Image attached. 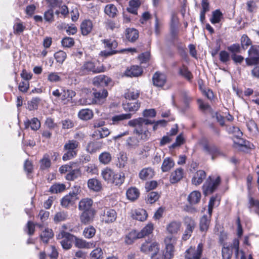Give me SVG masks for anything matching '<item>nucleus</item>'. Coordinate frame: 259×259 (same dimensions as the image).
<instances>
[{
	"label": "nucleus",
	"mask_w": 259,
	"mask_h": 259,
	"mask_svg": "<svg viewBox=\"0 0 259 259\" xmlns=\"http://www.w3.org/2000/svg\"><path fill=\"white\" fill-rule=\"evenodd\" d=\"M81 175L80 170L78 168L72 169L69 171L65 176V178L67 180L69 181H74V180L78 178Z\"/></svg>",
	"instance_id": "53"
},
{
	"label": "nucleus",
	"mask_w": 259,
	"mask_h": 259,
	"mask_svg": "<svg viewBox=\"0 0 259 259\" xmlns=\"http://www.w3.org/2000/svg\"><path fill=\"white\" fill-rule=\"evenodd\" d=\"M122 106L124 111L134 113L140 108L141 103L139 101H123Z\"/></svg>",
	"instance_id": "22"
},
{
	"label": "nucleus",
	"mask_w": 259,
	"mask_h": 259,
	"mask_svg": "<svg viewBox=\"0 0 259 259\" xmlns=\"http://www.w3.org/2000/svg\"><path fill=\"white\" fill-rule=\"evenodd\" d=\"M93 28V22L90 19H85L80 23V32L83 36H87L89 34L92 32Z\"/></svg>",
	"instance_id": "27"
},
{
	"label": "nucleus",
	"mask_w": 259,
	"mask_h": 259,
	"mask_svg": "<svg viewBox=\"0 0 259 259\" xmlns=\"http://www.w3.org/2000/svg\"><path fill=\"white\" fill-rule=\"evenodd\" d=\"M93 200L91 198H85L80 200L78 203V209L80 211L96 210L93 208Z\"/></svg>",
	"instance_id": "29"
},
{
	"label": "nucleus",
	"mask_w": 259,
	"mask_h": 259,
	"mask_svg": "<svg viewBox=\"0 0 259 259\" xmlns=\"http://www.w3.org/2000/svg\"><path fill=\"white\" fill-rule=\"evenodd\" d=\"M94 116V113L91 109H82L78 113V117L82 120H89L91 119Z\"/></svg>",
	"instance_id": "45"
},
{
	"label": "nucleus",
	"mask_w": 259,
	"mask_h": 259,
	"mask_svg": "<svg viewBox=\"0 0 259 259\" xmlns=\"http://www.w3.org/2000/svg\"><path fill=\"white\" fill-rule=\"evenodd\" d=\"M160 197V194L155 191H151L147 194V201L150 203L153 204L157 201Z\"/></svg>",
	"instance_id": "61"
},
{
	"label": "nucleus",
	"mask_w": 259,
	"mask_h": 259,
	"mask_svg": "<svg viewBox=\"0 0 259 259\" xmlns=\"http://www.w3.org/2000/svg\"><path fill=\"white\" fill-rule=\"evenodd\" d=\"M166 80V75L160 71L155 72L152 76L153 84L156 87H163L165 85Z\"/></svg>",
	"instance_id": "20"
},
{
	"label": "nucleus",
	"mask_w": 259,
	"mask_h": 259,
	"mask_svg": "<svg viewBox=\"0 0 259 259\" xmlns=\"http://www.w3.org/2000/svg\"><path fill=\"white\" fill-rule=\"evenodd\" d=\"M224 16L222 12L220 9H217L212 12V16L210 19V21L213 24L219 23Z\"/></svg>",
	"instance_id": "50"
},
{
	"label": "nucleus",
	"mask_w": 259,
	"mask_h": 259,
	"mask_svg": "<svg viewBox=\"0 0 259 259\" xmlns=\"http://www.w3.org/2000/svg\"><path fill=\"white\" fill-rule=\"evenodd\" d=\"M248 53L249 57L245 59L246 65L250 66L259 64V46H251Z\"/></svg>",
	"instance_id": "14"
},
{
	"label": "nucleus",
	"mask_w": 259,
	"mask_h": 259,
	"mask_svg": "<svg viewBox=\"0 0 259 259\" xmlns=\"http://www.w3.org/2000/svg\"><path fill=\"white\" fill-rule=\"evenodd\" d=\"M101 176L108 184L117 186H120L125 181V175L123 172H117L108 167L102 170Z\"/></svg>",
	"instance_id": "2"
},
{
	"label": "nucleus",
	"mask_w": 259,
	"mask_h": 259,
	"mask_svg": "<svg viewBox=\"0 0 259 259\" xmlns=\"http://www.w3.org/2000/svg\"><path fill=\"white\" fill-rule=\"evenodd\" d=\"M154 121L143 117H138L130 120L128 125L134 127L133 134L140 141H146L151 136L148 125H152Z\"/></svg>",
	"instance_id": "1"
},
{
	"label": "nucleus",
	"mask_w": 259,
	"mask_h": 259,
	"mask_svg": "<svg viewBox=\"0 0 259 259\" xmlns=\"http://www.w3.org/2000/svg\"><path fill=\"white\" fill-rule=\"evenodd\" d=\"M241 47L238 43L233 44L227 47V50L231 54H237L241 53Z\"/></svg>",
	"instance_id": "64"
},
{
	"label": "nucleus",
	"mask_w": 259,
	"mask_h": 259,
	"mask_svg": "<svg viewBox=\"0 0 259 259\" xmlns=\"http://www.w3.org/2000/svg\"><path fill=\"white\" fill-rule=\"evenodd\" d=\"M204 245L200 242L197 247L191 246L184 252V259H202Z\"/></svg>",
	"instance_id": "12"
},
{
	"label": "nucleus",
	"mask_w": 259,
	"mask_h": 259,
	"mask_svg": "<svg viewBox=\"0 0 259 259\" xmlns=\"http://www.w3.org/2000/svg\"><path fill=\"white\" fill-rule=\"evenodd\" d=\"M222 179L220 176L216 178L209 176L202 186L203 192L204 195L212 194L215 192L221 184Z\"/></svg>",
	"instance_id": "6"
},
{
	"label": "nucleus",
	"mask_w": 259,
	"mask_h": 259,
	"mask_svg": "<svg viewBox=\"0 0 259 259\" xmlns=\"http://www.w3.org/2000/svg\"><path fill=\"white\" fill-rule=\"evenodd\" d=\"M206 172L201 169L197 170L192 179V183L195 186L200 185L206 178Z\"/></svg>",
	"instance_id": "30"
},
{
	"label": "nucleus",
	"mask_w": 259,
	"mask_h": 259,
	"mask_svg": "<svg viewBox=\"0 0 259 259\" xmlns=\"http://www.w3.org/2000/svg\"><path fill=\"white\" fill-rule=\"evenodd\" d=\"M102 41L104 44V48L109 49V50H115L118 46V42L115 40L104 39Z\"/></svg>",
	"instance_id": "57"
},
{
	"label": "nucleus",
	"mask_w": 259,
	"mask_h": 259,
	"mask_svg": "<svg viewBox=\"0 0 259 259\" xmlns=\"http://www.w3.org/2000/svg\"><path fill=\"white\" fill-rule=\"evenodd\" d=\"M25 128L28 129L30 127L31 129L33 131L38 130L40 127V122L37 118L34 117L31 120L27 119L24 121Z\"/></svg>",
	"instance_id": "38"
},
{
	"label": "nucleus",
	"mask_w": 259,
	"mask_h": 259,
	"mask_svg": "<svg viewBox=\"0 0 259 259\" xmlns=\"http://www.w3.org/2000/svg\"><path fill=\"white\" fill-rule=\"evenodd\" d=\"M66 189V186L64 184L55 183L51 186L49 192L52 193H59L64 192Z\"/></svg>",
	"instance_id": "51"
},
{
	"label": "nucleus",
	"mask_w": 259,
	"mask_h": 259,
	"mask_svg": "<svg viewBox=\"0 0 259 259\" xmlns=\"http://www.w3.org/2000/svg\"><path fill=\"white\" fill-rule=\"evenodd\" d=\"M203 150L211 155V159L214 160L217 157L223 155V152L215 145H210L207 141L203 144Z\"/></svg>",
	"instance_id": "18"
},
{
	"label": "nucleus",
	"mask_w": 259,
	"mask_h": 259,
	"mask_svg": "<svg viewBox=\"0 0 259 259\" xmlns=\"http://www.w3.org/2000/svg\"><path fill=\"white\" fill-rule=\"evenodd\" d=\"M93 84L97 87H107L112 83V79L105 75L100 74L93 79Z\"/></svg>",
	"instance_id": "17"
},
{
	"label": "nucleus",
	"mask_w": 259,
	"mask_h": 259,
	"mask_svg": "<svg viewBox=\"0 0 259 259\" xmlns=\"http://www.w3.org/2000/svg\"><path fill=\"white\" fill-rule=\"evenodd\" d=\"M62 74L61 72H51L48 75V80L50 82H58L62 81V78L60 76Z\"/></svg>",
	"instance_id": "56"
},
{
	"label": "nucleus",
	"mask_w": 259,
	"mask_h": 259,
	"mask_svg": "<svg viewBox=\"0 0 259 259\" xmlns=\"http://www.w3.org/2000/svg\"><path fill=\"white\" fill-rule=\"evenodd\" d=\"M165 247L162 251L161 255L158 254V259H172L174 258L175 252V246L177 244V238L172 236H167L164 238Z\"/></svg>",
	"instance_id": "3"
},
{
	"label": "nucleus",
	"mask_w": 259,
	"mask_h": 259,
	"mask_svg": "<svg viewBox=\"0 0 259 259\" xmlns=\"http://www.w3.org/2000/svg\"><path fill=\"white\" fill-rule=\"evenodd\" d=\"M241 47L244 50H246L251 45L252 41L246 34H243L241 37Z\"/></svg>",
	"instance_id": "60"
},
{
	"label": "nucleus",
	"mask_w": 259,
	"mask_h": 259,
	"mask_svg": "<svg viewBox=\"0 0 259 259\" xmlns=\"http://www.w3.org/2000/svg\"><path fill=\"white\" fill-rule=\"evenodd\" d=\"M143 68L138 65H132L127 67L124 72L125 76L127 77H138L143 73Z\"/></svg>",
	"instance_id": "23"
},
{
	"label": "nucleus",
	"mask_w": 259,
	"mask_h": 259,
	"mask_svg": "<svg viewBox=\"0 0 259 259\" xmlns=\"http://www.w3.org/2000/svg\"><path fill=\"white\" fill-rule=\"evenodd\" d=\"M139 96L140 93L138 91L136 92L128 91L124 95V101H139L137 99Z\"/></svg>",
	"instance_id": "54"
},
{
	"label": "nucleus",
	"mask_w": 259,
	"mask_h": 259,
	"mask_svg": "<svg viewBox=\"0 0 259 259\" xmlns=\"http://www.w3.org/2000/svg\"><path fill=\"white\" fill-rule=\"evenodd\" d=\"M88 186L90 190L95 192H99L102 189L101 182L95 178L90 179L88 181Z\"/></svg>",
	"instance_id": "39"
},
{
	"label": "nucleus",
	"mask_w": 259,
	"mask_h": 259,
	"mask_svg": "<svg viewBox=\"0 0 259 259\" xmlns=\"http://www.w3.org/2000/svg\"><path fill=\"white\" fill-rule=\"evenodd\" d=\"M78 199V193L72 191L62 198L60 200V205L62 207L68 209L73 206Z\"/></svg>",
	"instance_id": "15"
},
{
	"label": "nucleus",
	"mask_w": 259,
	"mask_h": 259,
	"mask_svg": "<svg viewBox=\"0 0 259 259\" xmlns=\"http://www.w3.org/2000/svg\"><path fill=\"white\" fill-rule=\"evenodd\" d=\"M54 57L57 62L62 64L66 59V53L63 51L60 50L54 54Z\"/></svg>",
	"instance_id": "63"
},
{
	"label": "nucleus",
	"mask_w": 259,
	"mask_h": 259,
	"mask_svg": "<svg viewBox=\"0 0 259 259\" xmlns=\"http://www.w3.org/2000/svg\"><path fill=\"white\" fill-rule=\"evenodd\" d=\"M154 230V225L152 223H149L140 231L138 232V234L140 239L149 236L152 234Z\"/></svg>",
	"instance_id": "43"
},
{
	"label": "nucleus",
	"mask_w": 259,
	"mask_h": 259,
	"mask_svg": "<svg viewBox=\"0 0 259 259\" xmlns=\"http://www.w3.org/2000/svg\"><path fill=\"white\" fill-rule=\"evenodd\" d=\"M74 243V246L79 249H90L93 247V243L87 242L82 238L77 237L75 235Z\"/></svg>",
	"instance_id": "31"
},
{
	"label": "nucleus",
	"mask_w": 259,
	"mask_h": 259,
	"mask_svg": "<svg viewBox=\"0 0 259 259\" xmlns=\"http://www.w3.org/2000/svg\"><path fill=\"white\" fill-rule=\"evenodd\" d=\"M155 172L151 167H146L143 168L139 174V177L142 180L150 179L154 176Z\"/></svg>",
	"instance_id": "37"
},
{
	"label": "nucleus",
	"mask_w": 259,
	"mask_h": 259,
	"mask_svg": "<svg viewBox=\"0 0 259 259\" xmlns=\"http://www.w3.org/2000/svg\"><path fill=\"white\" fill-rule=\"evenodd\" d=\"M39 169L45 170L48 169L51 166V161L50 156L48 154L43 155L42 158L39 160Z\"/></svg>",
	"instance_id": "46"
},
{
	"label": "nucleus",
	"mask_w": 259,
	"mask_h": 259,
	"mask_svg": "<svg viewBox=\"0 0 259 259\" xmlns=\"http://www.w3.org/2000/svg\"><path fill=\"white\" fill-rule=\"evenodd\" d=\"M96 212V210L82 211L79 215V219L81 224L87 225L93 222Z\"/></svg>",
	"instance_id": "21"
},
{
	"label": "nucleus",
	"mask_w": 259,
	"mask_h": 259,
	"mask_svg": "<svg viewBox=\"0 0 259 259\" xmlns=\"http://www.w3.org/2000/svg\"><path fill=\"white\" fill-rule=\"evenodd\" d=\"M227 131L228 134L233 135L234 137L238 139L241 138L243 135L242 132L237 126H232L228 127L227 128Z\"/></svg>",
	"instance_id": "58"
},
{
	"label": "nucleus",
	"mask_w": 259,
	"mask_h": 259,
	"mask_svg": "<svg viewBox=\"0 0 259 259\" xmlns=\"http://www.w3.org/2000/svg\"><path fill=\"white\" fill-rule=\"evenodd\" d=\"M240 242L238 238H234L231 245L222 246V256L223 259H231L233 254V248L235 250L236 256L238 255L239 252Z\"/></svg>",
	"instance_id": "10"
},
{
	"label": "nucleus",
	"mask_w": 259,
	"mask_h": 259,
	"mask_svg": "<svg viewBox=\"0 0 259 259\" xmlns=\"http://www.w3.org/2000/svg\"><path fill=\"white\" fill-rule=\"evenodd\" d=\"M74 238V235L63 230L60 231L57 236V239L61 240L60 244L64 250H69L71 248Z\"/></svg>",
	"instance_id": "11"
},
{
	"label": "nucleus",
	"mask_w": 259,
	"mask_h": 259,
	"mask_svg": "<svg viewBox=\"0 0 259 259\" xmlns=\"http://www.w3.org/2000/svg\"><path fill=\"white\" fill-rule=\"evenodd\" d=\"M148 217L147 211L144 209H138L135 211L133 214V218L136 220L143 222L145 221Z\"/></svg>",
	"instance_id": "49"
},
{
	"label": "nucleus",
	"mask_w": 259,
	"mask_h": 259,
	"mask_svg": "<svg viewBox=\"0 0 259 259\" xmlns=\"http://www.w3.org/2000/svg\"><path fill=\"white\" fill-rule=\"evenodd\" d=\"M104 12L109 18H114L117 16L118 11L114 4H110L105 6Z\"/></svg>",
	"instance_id": "41"
},
{
	"label": "nucleus",
	"mask_w": 259,
	"mask_h": 259,
	"mask_svg": "<svg viewBox=\"0 0 259 259\" xmlns=\"http://www.w3.org/2000/svg\"><path fill=\"white\" fill-rule=\"evenodd\" d=\"M138 239H140L138 231L136 230H132L125 235L124 241L125 244L132 245Z\"/></svg>",
	"instance_id": "33"
},
{
	"label": "nucleus",
	"mask_w": 259,
	"mask_h": 259,
	"mask_svg": "<svg viewBox=\"0 0 259 259\" xmlns=\"http://www.w3.org/2000/svg\"><path fill=\"white\" fill-rule=\"evenodd\" d=\"M75 92L70 90L62 88L60 90L56 89L52 92V95L56 101H61L64 104H67L75 96Z\"/></svg>",
	"instance_id": "9"
},
{
	"label": "nucleus",
	"mask_w": 259,
	"mask_h": 259,
	"mask_svg": "<svg viewBox=\"0 0 259 259\" xmlns=\"http://www.w3.org/2000/svg\"><path fill=\"white\" fill-rule=\"evenodd\" d=\"M141 5V0H130L129 1V7L127 8V11L131 14L137 15L138 9Z\"/></svg>",
	"instance_id": "47"
},
{
	"label": "nucleus",
	"mask_w": 259,
	"mask_h": 259,
	"mask_svg": "<svg viewBox=\"0 0 259 259\" xmlns=\"http://www.w3.org/2000/svg\"><path fill=\"white\" fill-rule=\"evenodd\" d=\"M54 234L52 229L49 228H45L41 233L39 237L40 240L45 244H47L49 243L50 239L54 237Z\"/></svg>",
	"instance_id": "34"
},
{
	"label": "nucleus",
	"mask_w": 259,
	"mask_h": 259,
	"mask_svg": "<svg viewBox=\"0 0 259 259\" xmlns=\"http://www.w3.org/2000/svg\"><path fill=\"white\" fill-rule=\"evenodd\" d=\"M93 98L85 99V104L88 105L91 104H102L108 96L107 90L103 88L100 90L93 89Z\"/></svg>",
	"instance_id": "7"
},
{
	"label": "nucleus",
	"mask_w": 259,
	"mask_h": 259,
	"mask_svg": "<svg viewBox=\"0 0 259 259\" xmlns=\"http://www.w3.org/2000/svg\"><path fill=\"white\" fill-rule=\"evenodd\" d=\"M182 223L178 220H172L170 221L166 226L165 230L168 236L176 237L182 229Z\"/></svg>",
	"instance_id": "16"
},
{
	"label": "nucleus",
	"mask_w": 259,
	"mask_h": 259,
	"mask_svg": "<svg viewBox=\"0 0 259 259\" xmlns=\"http://www.w3.org/2000/svg\"><path fill=\"white\" fill-rule=\"evenodd\" d=\"M79 146L80 144L73 140H68L64 145V150L66 152L63 154L62 159L67 161L76 157Z\"/></svg>",
	"instance_id": "8"
},
{
	"label": "nucleus",
	"mask_w": 259,
	"mask_h": 259,
	"mask_svg": "<svg viewBox=\"0 0 259 259\" xmlns=\"http://www.w3.org/2000/svg\"><path fill=\"white\" fill-rule=\"evenodd\" d=\"M96 233L95 228L93 226L85 227L83 231V235L85 238L91 239L93 238Z\"/></svg>",
	"instance_id": "59"
},
{
	"label": "nucleus",
	"mask_w": 259,
	"mask_h": 259,
	"mask_svg": "<svg viewBox=\"0 0 259 259\" xmlns=\"http://www.w3.org/2000/svg\"><path fill=\"white\" fill-rule=\"evenodd\" d=\"M105 67L103 65L96 66L95 62L92 61H85L82 65L76 69V74L84 76L90 74H97L104 72Z\"/></svg>",
	"instance_id": "4"
},
{
	"label": "nucleus",
	"mask_w": 259,
	"mask_h": 259,
	"mask_svg": "<svg viewBox=\"0 0 259 259\" xmlns=\"http://www.w3.org/2000/svg\"><path fill=\"white\" fill-rule=\"evenodd\" d=\"M140 251L145 254H150V259H158V254L160 251V245L156 241L148 239L141 244Z\"/></svg>",
	"instance_id": "5"
},
{
	"label": "nucleus",
	"mask_w": 259,
	"mask_h": 259,
	"mask_svg": "<svg viewBox=\"0 0 259 259\" xmlns=\"http://www.w3.org/2000/svg\"><path fill=\"white\" fill-rule=\"evenodd\" d=\"M212 215H203L199 220V228L201 233L205 235L208 231L211 220Z\"/></svg>",
	"instance_id": "19"
},
{
	"label": "nucleus",
	"mask_w": 259,
	"mask_h": 259,
	"mask_svg": "<svg viewBox=\"0 0 259 259\" xmlns=\"http://www.w3.org/2000/svg\"><path fill=\"white\" fill-rule=\"evenodd\" d=\"M238 140L239 141L238 142L234 141V147H238L240 148H244L246 150H250L253 148V144L249 141L243 139L241 138H240Z\"/></svg>",
	"instance_id": "44"
},
{
	"label": "nucleus",
	"mask_w": 259,
	"mask_h": 259,
	"mask_svg": "<svg viewBox=\"0 0 259 259\" xmlns=\"http://www.w3.org/2000/svg\"><path fill=\"white\" fill-rule=\"evenodd\" d=\"M178 74L191 82L193 78L192 73L189 70L187 66L183 64L178 70Z\"/></svg>",
	"instance_id": "26"
},
{
	"label": "nucleus",
	"mask_w": 259,
	"mask_h": 259,
	"mask_svg": "<svg viewBox=\"0 0 259 259\" xmlns=\"http://www.w3.org/2000/svg\"><path fill=\"white\" fill-rule=\"evenodd\" d=\"M131 113L121 114L112 116L110 119V121H111V124L117 125L120 121L126 119H129L131 118Z\"/></svg>",
	"instance_id": "42"
},
{
	"label": "nucleus",
	"mask_w": 259,
	"mask_h": 259,
	"mask_svg": "<svg viewBox=\"0 0 259 259\" xmlns=\"http://www.w3.org/2000/svg\"><path fill=\"white\" fill-rule=\"evenodd\" d=\"M175 166V162L172 158L166 157L164 159L161 169L162 172L169 171Z\"/></svg>",
	"instance_id": "48"
},
{
	"label": "nucleus",
	"mask_w": 259,
	"mask_h": 259,
	"mask_svg": "<svg viewBox=\"0 0 259 259\" xmlns=\"http://www.w3.org/2000/svg\"><path fill=\"white\" fill-rule=\"evenodd\" d=\"M140 191L135 187L129 188L126 192L127 199L132 202L138 199L140 196Z\"/></svg>",
	"instance_id": "36"
},
{
	"label": "nucleus",
	"mask_w": 259,
	"mask_h": 259,
	"mask_svg": "<svg viewBox=\"0 0 259 259\" xmlns=\"http://www.w3.org/2000/svg\"><path fill=\"white\" fill-rule=\"evenodd\" d=\"M201 198V193L198 191H194L188 195L187 200L190 204L193 205L199 203Z\"/></svg>",
	"instance_id": "40"
},
{
	"label": "nucleus",
	"mask_w": 259,
	"mask_h": 259,
	"mask_svg": "<svg viewBox=\"0 0 259 259\" xmlns=\"http://www.w3.org/2000/svg\"><path fill=\"white\" fill-rule=\"evenodd\" d=\"M125 37L128 41L135 42L139 38V31L134 28H127L124 32Z\"/></svg>",
	"instance_id": "28"
},
{
	"label": "nucleus",
	"mask_w": 259,
	"mask_h": 259,
	"mask_svg": "<svg viewBox=\"0 0 259 259\" xmlns=\"http://www.w3.org/2000/svg\"><path fill=\"white\" fill-rule=\"evenodd\" d=\"M99 160L101 163L105 165L108 164L111 161V154L106 151L102 152L99 156Z\"/></svg>",
	"instance_id": "52"
},
{
	"label": "nucleus",
	"mask_w": 259,
	"mask_h": 259,
	"mask_svg": "<svg viewBox=\"0 0 259 259\" xmlns=\"http://www.w3.org/2000/svg\"><path fill=\"white\" fill-rule=\"evenodd\" d=\"M184 176V170L182 168H177L172 172L170 176L169 181L171 184H175L179 182Z\"/></svg>",
	"instance_id": "35"
},
{
	"label": "nucleus",
	"mask_w": 259,
	"mask_h": 259,
	"mask_svg": "<svg viewBox=\"0 0 259 259\" xmlns=\"http://www.w3.org/2000/svg\"><path fill=\"white\" fill-rule=\"evenodd\" d=\"M247 208L250 212H254L259 215V199H255L252 195L248 196Z\"/></svg>",
	"instance_id": "24"
},
{
	"label": "nucleus",
	"mask_w": 259,
	"mask_h": 259,
	"mask_svg": "<svg viewBox=\"0 0 259 259\" xmlns=\"http://www.w3.org/2000/svg\"><path fill=\"white\" fill-rule=\"evenodd\" d=\"M68 217L67 212L65 211H60L57 212L54 217V221L55 223H58L61 222L66 221Z\"/></svg>",
	"instance_id": "55"
},
{
	"label": "nucleus",
	"mask_w": 259,
	"mask_h": 259,
	"mask_svg": "<svg viewBox=\"0 0 259 259\" xmlns=\"http://www.w3.org/2000/svg\"><path fill=\"white\" fill-rule=\"evenodd\" d=\"M102 146L103 143L102 142L94 140L88 144L86 150L90 154H93L100 150Z\"/></svg>",
	"instance_id": "32"
},
{
	"label": "nucleus",
	"mask_w": 259,
	"mask_h": 259,
	"mask_svg": "<svg viewBox=\"0 0 259 259\" xmlns=\"http://www.w3.org/2000/svg\"><path fill=\"white\" fill-rule=\"evenodd\" d=\"M91 259H102L103 257L102 249L100 247H97L90 253Z\"/></svg>",
	"instance_id": "62"
},
{
	"label": "nucleus",
	"mask_w": 259,
	"mask_h": 259,
	"mask_svg": "<svg viewBox=\"0 0 259 259\" xmlns=\"http://www.w3.org/2000/svg\"><path fill=\"white\" fill-rule=\"evenodd\" d=\"M102 216L103 221L105 223H111L116 220L117 213L114 209L107 208L104 209Z\"/></svg>",
	"instance_id": "25"
},
{
	"label": "nucleus",
	"mask_w": 259,
	"mask_h": 259,
	"mask_svg": "<svg viewBox=\"0 0 259 259\" xmlns=\"http://www.w3.org/2000/svg\"><path fill=\"white\" fill-rule=\"evenodd\" d=\"M183 221L185 230L182 235V240L186 241L191 237L196 227V223L192 217L188 216L184 217Z\"/></svg>",
	"instance_id": "13"
}]
</instances>
